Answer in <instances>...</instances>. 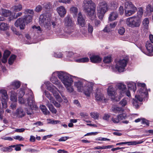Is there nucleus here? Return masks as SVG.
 Returning <instances> with one entry per match:
<instances>
[{
    "instance_id": "a878e982",
    "label": "nucleus",
    "mask_w": 153,
    "mask_h": 153,
    "mask_svg": "<svg viewBox=\"0 0 153 153\" xmlns=\"http://www.w3.org/2000/svg\"><path fill=\"white\" fill-rule=\"evenodd\" d=\"M117 86L120 90L122 91L120 92L122 94L123 93H124L126 90V85L123 83H120L118 84L117 85Z\"/></svg>"
},
{
    "instance_id": "4c0bfd02",
    "label": "nucleus",
    "mask_w": 153,
    "mask_h": 153,
    "mask_svg": "<svg viewBox=\"0 0 153 153\" xmlns=\"http://www.w3.org/2000/svg\"><path fill=\"white\" fill-rule=\"evenodd\" d=\"M128 100V98H124L119 103L122 106L124 107L127 105Z\"/></svg>"
},
{
    "instance_id": "58836bf2",
    "label": "nucleus",
    "mask_w": 153,
    "mask_h": 153,
    "mask_svg": "<svg viewBox=\"0 0 153 153\" xmlns=\"http://www.w3.org/2000/svg\"><path fill=\"white\" fill-rule=\"evenodd\" d=\"M10 100L13 101H16L17 100V95L16 93L12 91L10 96Z\"/></svg>"
},
{
    "instance_id": "5fc2aeb1",
    "label": "nucleus",
    "mask_w": 153,
    "mask_h": 153,
    "mask_svg": "<svg viewBox=\"0 0 153 153\" xmlns=\"http://www.w3.org/2000/svg\"><path fill=\"white\" fill-rule=\"evenodd\" d=\"M10 54V51L8 50H6L4 51L3 56L8 58Z\"/></svg>"
},
{
    "instance_id": "3c124183",
    "label": "nucleus",
    "mask_w": 153,
    "mask_h": 153,
    "mask_svg": "<svg viewBox=\"0 0 153 153\" xmlns=\"http://www.w3.org/2000/svg\"><path fill=\"white\" fill-rule=\"evenodd\" d=\"M53 95L58 101H61V98L57 92L56 93H54Z\"/></svg>"
},
{
    "instance_id": "a18cd8bd",
    "label": "nucleus",
    "mask_w": 153,
    "mask_h": 153,
    "mask_svg": "<svg viewBox=\"0 0 153 153\" xmlns=\"http://www.w3.org/2000/svg\"><path fill=\"white\" fill-rule=\"evenodd\" d=\"M24 13L25 14H30L31 15H33L34 12L32 9H26L24 10Z\"/></svg>"
},
{
    "instance_id": "774afa93",
    "label": "nucleus",
    "mask_w": 153,
    "mask_h": 153,
    "mask_svg": "<svg viewBox=\"0 0 153 153\" xmlns=\"http://www.w3.org/2000/svg\"><path fill=\"white\" fill-rule=\"evenodd\" d=\"M54 56L56 57L60 58L62 57V54L61 52H57L54 53Z\"/></svg>"
},
{
    "instance_id": "69168bd1",
    "label": "nucleus",
    "mask_w": 153,
    "mask_h": 153,
    "mask_svg": "<svg viewBox=\"0 0 153 153\" xmlns=\"http://www.w3.org/2000/svg\"><path fill=\"white\" fill-rule=\"evenodd\" d=\"M51 102L53 103L54 105L57 107L59 108L60 106V104L56 101H55L54 100V98L53 99V101H51Z\"/></svg>"
},
{
    "instance_id": "f03ea898",
    "label": "nucleus",
    "mask_w": 153,
    "mask_h": 153,
    "mask_svg": "<svg viewBox=\"0 0 153 153\" xmlns=\"http://www.w3.org/2000/svg\"><path fill=\"white\" fill-rule=\"evenodd\" d=\"M58 78L66 87L67 90L70 92L73 91V88L71 86L73 82L71 76L66 72L63 71H57L56 73Z\"/></svg>"
},
{
    "instance_id": "f3484780",
    "label": "nucleus",
    "mask_w": 153,
    "mask_h": 153,
    "mask_svg": "<svg viewBox=\"0 0 153 153\" xmlns=\"http://www.w3.org/2000/svg\"><path fill=\"white\" fill-rule=\"evenodd\" d=\"M95 98L97 101H101L105 100L103 95L99 91H97L95 94Z\"/></svg>"
},
{
    "instance_id": "473e14b6",
    "label": "nucleus",
    "mask_w": 153,
    "mask_h": 153,
    "mask_svg": "<svg viewBox=\"0 0 153 153\" xmlns=\"http://www.w3.org/2000/svg\"><path fill=\"white\" fill-rule=\"evenodd\" d=\"M16 56L14 54L12 55L8 60V62L9 65H12L14 62V61L16 59Z\"/></svg>"
},
{
    "instance_id": "338daca9",
    "label": "nucleus",
    "mask_w": 153,
    "mask_h": 153,
    "mask_svg": "<svg viewBox=\"0 0 153 153\" xmlns=\"http://www.w3.org/2000/svg\"><path fill=\"white\" fill-rule=\"evenodd\" d=\"M25 151L31 152H38L37 150L32 149H27L25 150Z\"/></svg>"
},
{
    "instance_id": "cd10ccee",
    "label": "nucleus",
    "mask_w": 153,
    "mask_h": 153,
    "mask_svg": "<svg viewBox=\"0 0 153 153\" xmlns=\"http://www.w3.org/2000/svg\"><path fill=\"white\" fill-rule=\"evenodd\" d=\"M40 109L44 114H49L50 113L48 110L46 106L43 105H42L40 106Z\"/></svg>"
},
{
    "instance_id": "1a4fd4ad",
    "label": "nucleus",
    "mask_w": 153,
    "mask_h": 153,
    "mask_svg": "<svg viewBox=\"0 0 153 153\" xmlns=\"http://www.w3.org/2000/svg\"><path fill=\"white\" fill-rule=\"evenodd\" d=\"M27 97L26 103L27 104L30 108L32 110L37 109L38 107L35 104L33 95L32 91L30 92L27 94Z\"/></svg>"
},
{
    "instance_id": "5701e85b",
    "label": "nucleus",
    "mask_w": 153,
    "mask_h": 153,
    "mask_svg": "<svg viewBox=\"0 0 153 153\" xmlns=\"http://www.w3.org/2000/svg\"><path fill=\"white\" fill-rule=\"evenodd\" d=\"M139 85L141 87L140 90V93L141 94H143L145 95H146L147 94V92L145 88V83H140Z\"/></svg>"
},
{
    "instance_id": "c756f323",
    "label": "nucleus",
    "mask_w": 153,
    "mask_h": 153,
    "mask_svg": "<svg viewBox=\"0 0 153 153\" xmlns=\"http://www.w3.org/2000/svg\"><path fill=\"white\" fill-rule=\"evenodd\" d=\"M0 93L1 94L2 99H8V96L6 91L4 89H1L0 90Z\"/></svg>"
},
{
    "instance_id": "49530a36",
    "label": "nucleus",
    "mask_w": 153,
    "mask_h": 153,
    "mask_svg": "<svg viewBox=\"0 0 153 153\" xmlns=\"http://www.w3.org/2000/svg\"><path fill=\"white\" fill-rule=\"evenodd\" d=\"M7 100L8 99L6 100L2 99L1 100L2 106L3 108H6L7 107Z\"/></svg>"
},
{
    "instance_id": "f704fd0d",
    "label": "nucleus",
    "mask_w": 153,
    "mask_h": 153,
    "mask_svg": "<svg viewBox=\"0 0 153 153\" xmlns=\"http://www.w3.org/2000/svg\"><path fill=\"white\" fill-rule=\"evenodd\" d=\"M8 26L7 24L4 23H1L0 25V30H5L8 29Z\"/></svg>"
},
{
    "instance_id": "412c9836",
    "label": "nucleus",
    "mask_w": 153,
    "mask_h": 153,
    "mask_svg": "<svg viewBox=\"0 0 153 153\" xmlns=\"http://www.w3.org/2000/svg\"><path fill=\"white\" fill-rule=\"evenodd\" d=\"M118 17V13L116 12H113L109 14L108 20L110 21H112L115 20Z\"/></svg>"
},
{
    "instance_id": "e2e57ef3",
    "label": "nucleus",
    "mask_w": 153,
    "mask_h": 153,
    "mask_svg": "<svg viewBox=\"0 0 153 153\" xmlns=\"http://www.w3.org/2000/svg\"><path fill=\"white\" fill-rule=\"evenodd\" d=\"M13 138L14 139L18 140L20 141H23L24 140V138L22 137L19 135L15 136Z\"/></svg>"
},
{
    "instance_id": "680f3d73",
    "label": "nucleus",
    "mask_w": 153,
    "mask_h": 153,
    "mask_svg": "<svg viewBox=\"0 0 153 153\" xmlns=\"http://www.w3.org/2000/svg\"><path fill=\"white\" fill-rule=\"evenodd\" d=\"M117 24V22H114L110 23L108 25L111 29L112 28H114Z\"/></svg>"
},
{
    "instance_id": "423d86ee",
    "label": "nucleus",
    "mask_w": 153,
    "mask_h": 153,
    "mask_svg": "<svg viewBox=\"0 0 153 153\" xmlns=\"http://www.w3.org/2000/svg\"><path fill=\"white\" fill-rule=\"evenodd\" d=\"M128 61V57L126 56L117 61L115 65L116 69L119 72H123Z\"/></svg>"
},
{
    "instance_id": "39448f33",
    "label": "nucleus",
    "mask_w": 153,
    "mask_h": 153,
    "mask_svg": "<svg viewBox=\"0 0 153 153\" xmlns=\"http://www.w3.org/2000/svg\"><path fill=\"white\" fill-rule=\"evenodd\" d=\"M137 10L136 7L130 0H126L125 3V15L127 16H131Z\"/></svg>"
},
{
    "instance_id": "c9c22d12",
    "label": "nucleus",
    "mask_w": 153,
    "mask_h": 153,
    "mask_svg": "<svg viewBox=\"0 0 153 153\" xmlns=\"http://www.w3.org/2000/svg\"><path fill=\"white\" fill-rule=\"evenodd\" d=\"M112 111L114 113L119 114L122 111V108L121 107H116L112 109Z\"/></svg>"
},
{
    "instance_id": "37998d69",
    "label": "nucleus",
    "mask_w": 153,
    "mask_h": 153,
    "mask_svg": "<svg viewBox=\"0 0 153 153\" xmlns=\"http://www.w3.org/2000/svg\"><path fill=\"white\" fill-rule=\"evenodd\" d=\"M126 117V114L125 113L119 114L117 116V118H118L119 121L125 119Z\"/></svg>"
},
{
    "instance_id": "603ef678",
    "label": "nucleus",
    "mask_w": 153,
    "mask_h": 153,
    "mask_svg": "<svg viewBox=\"0 0 153 153\" xmlns=\"http://www.w3.org/2000/svg\"><path fill=\"white\" fill-rule=\"evenodd\" d=\"M15 147V145H11L9 146L8 147H6L7 152H11L13 150L12 148H14Z\"/></svg>"
},
{
    "instance_id": "7c9ffc66",
    "label": "nucleus",
    "mask_w": 153,
    "mask_h": 153,
    "mask_svg": "<svg viewBox=\"0 0 153 153\" xmlns=\"http://www.w3.org/2000/svg\"><path fill=\"white\" fill-rule=\"evenodd\" d=\"M11 85L13 86L14 89H17L19 88L21 85V83L19 81H14L12 82Z\"/></svg>"
},
{
    "instance_id": "6e6552de",
    "label": "nucleus",
    "mask_w": 153,
    "mask_h": 153,
    "mask_svg": "<svg viewBox=\"0 0 153 153\" xmlns=\"http://www.w3.org/2000/svg\"><path fill=\"white\" fill-rule=\"evenodd\" d=\"M64 25L68 30L69 33H71L74 30L75 25L74 21L72 20V18L71 16L68 15L65 18L64 20Z\"/></svg>"
},
{
    "instance_id": "0e129e2a",
    "label": "nucleus",
    "mask_w": 153,
    "mask_h": 153,
    "mask_svg": "<svg viewBox=\"0 0 153 153\" xmlns=\"http://www.w3.org/2000/svg\"><path fill=\"white\" fill-rule=\"evenodd\" d=\"M134 106H135V108H137L139 107L138 102V101L136 100H134L132 102Z\"/></svg>"
},
{
    "instance_id": "c85d7f7f",
    "label": "nucleus",
    "mask_w": 153,
    "mask_h": 153,
    "mask_svg": "<svg viewBox=\"0 0 153 153\" xmlns=\"http://www.w3.org/2000/svg\"><path fill=\"white\" fill-rule=\"evenodd\" d=\"M47 89L52 93L53 94H54V93H56L57 92L56 88L53 85H50L48 86Z\"/></svg>"
},
{
    "instance_id": "f257e3e1",
    "label": "nucleus",
    "mask_w": 153,
    "mask_h": 153,
    "mask_svg": "<svg viewBox=\"0 0 153 153\" xmlns=\"http://www.w3.org/2000/svg\"><path fill=\"white\" fill-rule=\"evenodd\" d=\"M82 7L83 10L87 14L89 19L91 20L95 19L97 18L96 5L92 0H83Z\"/></svg>"
},
{
    "instance_id": "de8ad7c7",
    "label": "nucleus",
    "mask_w": 153,
    "mask_h": 153,
    "mask_svg": "<svg viewBox=\"0 0 153 153\" xmlns=\"http://www.w3.org/2000/svg\"><path fill=\"white\" fill-rule=\"evenodd\" d=\"M143 24L146 27L148 26L149 24V19L148 18H145L144 19L142 22Z\"/></svg>"
},
{
    "instance_id": "864d4df0",
    "label": "nucleus",
    "mask_w": 153,
    "mask_h": 153,
    "mask_svg": "<svg viewBox=\"0 0 153 153\" xmlns=\"http://www.w3.org/2000/svg\"><path fill=\"white\" fill-rule=\"evenodd\" d=\"M88 33H91L93 31V27L90 23H88Z\"/></svg>"
},
{
    "instance_id": "4468645a",
    "label": "nucleus",
    "mask_w": 153,
    "mask_h": 153,
    "mask_svg": "<svg viewBox=\"0 0 153 153\" xmlns=\"http://www.w3.org/2000/svg\"><path fill=\"white\" fill-rule=\"evenodd\" d=\"M55 74V73H54L53 74L51 78V81L53 84L57 85L60 89L62 90L64 88L62 86V85L61 84V83L59 81L57 78L53 76V75Z\"/></svg>"
},
{
    "instance_id": "c03bdc74",
    "label": "nucleus",
    "mask_w": 153,
    "mask_h": 153,
    "mask_svg": "<svg viewBox=\"0 0 153 153\" xmlns=\"http://www.w3.org/2000/svg\"><path fill=\"white\" fill-rule=\"evenodd\" d=\"M125 32V28L123 27H120L118 30V32L120 35H123Z\"/></svg>"
},
{
    "instance_id": "e433bc0d",
    "label": "nucleus",
    "mask_w": 153,
    "mask_h": 153,
    "mask_svg": "<svg viewBox=\"0 0 153 153\" xmlns=\"http://www.w3.org/2000/svg\"><path fill=\"white\" fill-rule=\"evenodd\" d=\"M89 61V59L87 57L83 58L76 60V61L78 62H88Z\"/></svg>"
},
{
    "instance_id": "4be33fe9",
    "label": "nucleus",
    "mask_w": 153,
    "mask_h": 153,
    "mask_svg": "<svg viewBox=\"0 0 153 153\" xmlns=\"http://www.w3.org/2000/svg\"><path fill=\"white\" fill-rule=\"evenodd\" d=\"M128 87L129 90H132L134 92L136 90V85L135 83L134 82H127Z\"/></svg>"
},
{
    "instance_id": "dca6fc26",
    "label": "nucleus",
    "mask_w": 153,
    "mask_h": 153,
    "mask_svg": "<svg viewBox=\"0 0 153 153\" xmlns=\"http://www.w3.org/2000/svg\"><path fill=\"white\" fill-rule=\"evenodd\" d=\"M51 25H53V28L56 27V24L53 21H51L50 19L49 20H48V22H47L45 23H44L43 25L48 30H50Z\"/></svg>"
},
{
    "instance_id": "79ce46f5",
    "label": "nucleus",
    "mask_w": 153,
    "mask_h": 153,
    "mask_svg": "<svg viewBox=\"0 0 153 153\" xmlns=\"http://www.w3.org/2000/svg\"><path fill=\"white\" fill-rule=\"evenodd\" d=\"M45 93L46 97L50 100V101H53V99L54 98L51 96L50 94L48 91H45Z\"/></svg>"
},
{
    "instance_id": "bb28decb",
    "label": "nucleus",
    "mask_w": 153,
    "mask_h": 153,
    "mask_svg": "<svg viewBox=\"0 0 153 153\" xmlns=\"http://www.w3.org/2000/svg\"><path fill=\"white\" fill-rule=\"evenodd\" d=\"M22 9V6L21 4H18L13 6L11 8V10L15 12H18Z\"/></svg>"
},
{
    "instance_id": "2eb2a0df",
    "label": "nucleus",
    "mask_w": 153,
    "mask_h": 153,
    "mask_svg": "<svg viewBox=\"0 0 153 153\" xmlns=\"http://www.w3.org/2000/svg\"><path fill=\"white\" fill-rule=\"evenodd\" d=\"M57 11L59 16L63 17L66 13V11L65 7L63 6H60L57 8Z\"/></svg>"
},
{
    "instance_id": "393cba45",
    "label": "nucleus",
    "mask_w": 153,
    "mask_h": 153,
    "mask_svg": "<svg viewBox=\"0 0 153 153\" xmlns=\"http://www.w3.org/2000/svg\"><path fill=\"white\" fill-rule=\"evenodd\" d=\"M146 47L147 51L150 53H152L153 52V45L149 42H146Z\"/></svg>"
},
{
    "instance_id": "b1692460",
    "label": "nucleus",
    "mask_w": 153,
    "mask_h": 153,
    "mask_svg": "<svg viewBox=\"0 0 153 153\" xmlns=\"http://www.w3.org/2000/svg\"><path fill=\"white\" fill-rule=\"evenodd\" d=\"M46 105L48 108L49 110L53 113L56 114L57 112L56 109L54 108L53 105L48 101L46 102Z\"/></svg>"
},
{
    "instance_id": "a19ab883",
    "label": "nucleus",
    "mask_w": 153,
    "mask_h": 153,
    "mask_svg": "<svg viewBox=\"0 0 153 153\" xmlns=\"http://www.w3.org/2000/svg\"><path fill=\"white\" fill-rule=\"evenodd\" d=\"M71 13H74L76 15L78 13V9L76 7H72L70 9Z\"/></svg>"
},
{
    "instance_id": "6e6d98bb",
    "label": "nucleus",
    "mask_w": 153,
    "mask_h": 153,
    "mask_svg": "<svg viewBox=\"0 0 153 153\" xmlns=\"http://www.w3.org/2000/svg\"><path fill=\"white\" fill-rule=\"evenodd\" d=\"M146 11L148 12H152L153 11V8L151 6L150 4L148 5L146 8Z\"/></svg>"
},
{
    "instance_id": "ea45409f",
    "label": "nucleus",
    "mask_w": 153,
    "mask_h": 153,
    "mask_svg": "<svg viewBox=\"0 0 153 153\" xmlns=\"http://www.w3.org/2000/svg\"><path fill=\"white\" fill-rule=\"evenodd\" d=\"M111 61V57L110 55L105 56L103 59L104 62L106 63H109Z\"/></svg>"
},
{
    "instance_id": "72a5a7b5",
    "label": "nucleus",
    "mask_w": 153,
    "mask_h": 153,
    "mask_svg": "<svg viewBox=\"0 0 153 153\" xmlns=\"http://www.w3.org/2000/svg\"><path fill=\"white\" fill-rule=\"evenodd\" d=\"M2 14L3 16L7 17L10 15L11 12L9 10L2 9Z\"/></svg>"
},
{
    "instance_id": "2f4dec72",
    "label": "nucleus",
    "mask_w": 153,
    "mask_h": 153,
    "mask_svg": "<svg viewBox=\"0 0 153 153\" xmlns=\"http://www.w3.org/2000/svg\"><path fill=\"white\" fill-rule=\"evenodd\" d=\"M142 141H132L130 142H126V144H127L128 146H134L137 144H140L142 143Z\"/></svg>"
},
{
    "instance_id": "ddd939ff",
    "label": "nucleus",
    "mask_w": 153,
    "mask_h": 153,
    "mask_svg": "<svg viewBox=\"0 0 153 153\" xmlns=\"http://www.w3.org/2000/svg\"><path fill=\"white\" fill-rule=\"evenodd\" d=\"M77 23L80 26L82 27L86 26V21L85 18L83 16L81 13H79L77 18Z\"/></svg>"
},
{
    "instance_id": "20e7f679",
    "label": "nucleus",
    "mask_w": 153,
    "mask_h": 153,
    "mask_svg": "<svg viewBox=\"0 0 153 153\" xmlns=\"http://www.w3.org/2000/svg\"><path fill=\"white\" fill-rule=\"evenodd\" d=\"M33 16L29 15L20 18L15 22L14 25L16 27H19L20 29H24L26 24L30 23L32 20Z\"/></svg>"
},
{
    "instance_id": "9d476101",
    "label": "nucleus",
    "mask_w": 153,
    "mask_h": 153,
    "mask_svg": "<svg viewBox=\"0 0 153 153\" xmlns=\"http://www.w3.org/2000/svg\"><path fill=\"white\" fill-rule=\"evenodd\" d=\"M107 91L108 95L111 97L112 100L116 102L120 100L119 97H116V93L112 86H110L108 87Z\"/></svg>"
},
{
    "instance_id": "bf43d9fd",
    "label": "nucleus",
    "mask_w": 153,
    "mask_h": 153,
    "mask_svg": "<svg viewBox=\"0 0 153 153\" xmlns=\"http://www.w3.org/2000/svg\"><path fill=\"white\" fill-rule=\"evenodd\" d=\"M18 101L21 104H25L26 102V100L21 97H18Z\"/></svg>"
},
{
    "instance_id": "4d7b16f0",
    "label": "nucleus",
    "mask_w": 153,
    "mask_h": 153,
    "mask_svg": "<svg viewBox=\"0 0 153 153\" xmlns=\"http://www.w3.org/2000/svg\"><path fill=\"white\" fill-rule=\"evenodd\" d=\"M72 0H59V2L65 4H69L71 2Z\"/></svg>"
},
{
    "instance_id": "7ed1b4c3",
    "label": "nucleus",
    "mask_w": 153,
    "mask_h": 153,
    "mask_svg": "<svg viewBox=\"0 0 153 153\" xmlns=\"http://www.w3.org/2000/svg\"><path fill=\"white\" fill-rule=\"evenodd\" d=\"M109 9L108 2L105 1H101L98 3L97 7V16L100 19H102L105 14Z\"/></svg>"
},
{
    "instance_id": "8fccbe9b",
    "label": "nucleus",
    "mask_w": 153,
    "mask_h": 153,
    "mask_svg": "<svg viewBox=\"0 0 153 153\" xmlns=\"http://www.w3.org/2000/svg\"><path fill=\"white\" fill-rule=\"evenodd\" d=\"M42 9V6L39 5H37L35 9V11L37 12H41Z\"/></svg>"
},
{
    "instance_id": "0eeeda50",
    "label": "nucleus",
    "mask_w": 153,
    "mask_h": 153,
    "mask_svg": "<svg viewBox=\"0 0 153 153\" xmlns=\"http://www.w3.org/2000/svg\"><path fill=\"white\" fill-rule=\"evenodd\" d=\"M141 21L138 17L133 16L126 19V23L127 25L131 27H137L140 26Z\"/></svg>"
},
{
    "instance_id": "9b49d317",
    "label": "nucleus",
    "mask_w": 153,
    "mask_h": 153,
    "mask_svg": "<svg viewBox=\"0 0 153 153\" xmlns=\"http://www.w3.org/2000/svg\"><path fill=\"white\" fill-rule=\"evenodd\" d=\"M94 83L92 82H88L86 84L85 88H84V92L85 94L88 96H90L92 91Z\"/></svg>"
},
{
    "instance_id": "09e8293b",
    "label": "nucleus",
    "mask_w": 153,
    "mask_h": 153,
    "mask_svg": "<svg viewBox=\"0 0 153 153\" xmlns=\"http://www.w3.org/2000/svg\"><path fill=\"white\" fill-rule=\"evenodd\" d=\"M90 115L91 117L94 119H98L99 117V114L97 113H91Z\"/></svg>"
},
{
    "instance_id": "aec40b11",
    "label": "nucleus",
    "mask_w": 153,
    "mask_h": 153,
    "mask_svg": "<svg viewBox=\"0 0 153 153\" xmlns=\"http://www.w3.org/2000/svg\"><path fill=\"white\" fill-rule=\"evenodd\" d=\"M16 114L19 117L22 118L25 115V113L21 108L17 109L16 111Z\"/></svg>"
},
{
    "instance_id": "6ab92c4d",
    "label": "nucleus",
    "mask_w": 153,
    "mask_h": 153,
    "mask_svg": "<svg viewBox=\"0 0 153 153\" xmlns=\"http://www.w3.org/2000/svg\"><path fill=\"white\" fill-rule=\"evenodd\" d=\"M82 85V82L80 81L75 82L74 83V85L77 88L78 91L79 92L84 91V88Z\"/></svg>"
},
{
    "instance_id": "f8f14e48",
    "label": "nucleus",
    "mask_w": 153,
    "mask_h": 153,
    "mask_svg": "<svg viewBox=\"0 0 153 153\" xmlns=\"http://www.w3.org/2000/svg\"><path fill=\"white\" fill-rule=\"evenodd\" d=\"M50 19L48 14L47 13L41 15L39 18V23L41 25H43V24L47 22H48Z\"/></svg>"
},
{
    "instance_id": "a211bd4d",
    "label": "nucleus",
    "mask_w": 153,
    "mask_h": 153,
    "mask_svg": "<svg viewBox=\"0 0 153 153\" xmlns=\"http://www.w3.org/2000/svg\"><path fill=\"white\" fill-rule=\"evenodd\" d=\"M91 61L94 63H99L101 62L102 58L99 56L93 55L90 57Z\"/></svg>"
},
{
    "instance_id": "13d9d810",
    "label": "nucleus",
    "mask_w": 153,
    "mask_h": 153,
    "mask_svg": "<svg viewBox=\"0 0 153 153\" xmlns=\"http://www.w3.org/2000/svg\"><path fill=\"white\" fill-rule=\"evenodd\" d=\"M51 7V4L50 3L48 2L46 3L44 5V7L46 10H48Z\"/></svg>"
},
{
    "instance_id": "052dcab7",
    "label": "nucleus",
    "mask_w": 153,
    "mask_h": 153,
    "mask_svg": "<svg viewBox=\"0 0 153 153\" xmlns=\"http://www.w3.org/2000/svg\"><path fill=\"white\" fill-rule=\"evenodd\" d=\"M111 29L109 26L108 25H106L105 27L104 28L103 30V31L104 32H108L110 31Z\"/></svg>"
}]
</instances>
